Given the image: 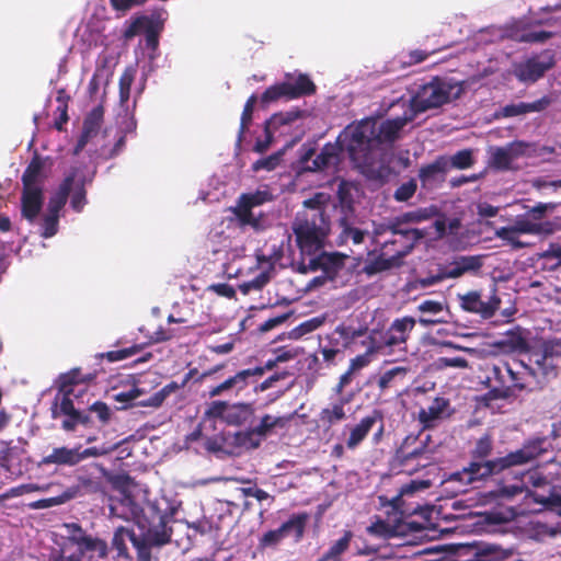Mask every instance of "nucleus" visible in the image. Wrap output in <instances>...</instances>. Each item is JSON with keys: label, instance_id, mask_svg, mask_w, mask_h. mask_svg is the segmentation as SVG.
<instances>
[{"label": "nucleus", "instance_id": "1", "mask_svg": "<svg viewBox=\"0 0 561 561\" xmlns=\"http://www.w3.org/2000/svg\"><path fill=\"white\" fill-rule=\"evenodd\" d=\"M413 118V113L408 110L402 116L382 122L364 118L341 131L339 141L348 150V156L356 165H369L373 151L382 144H391L398 139L401 129Z\"/></svg>", "mask_w": 561, "mask_h": 561}, {"label": "nucleus", "instance_id": "2", "mask_svg": "<svg viewBox=\"0 0 561 561\" xmlns=\"http://www.w3.org/2000/svg\"><path fill=\"white\" fill-rule=\"evenodd\" d=\"M329 195L317 193L304 202L310 211L298 214L294 222V232L301 252L309 254L322 249L330 231V224L324 216L322 206L329 201Z\"/></svg>", "mask_w": 561, "mask_h": 561}, {"label": "nucleus", "instance_id": "3", "mask_svg": "<svg viewBox=\"0 0 561 561\" xmlns=\"http://www.w3.org/2000/svg\"><path fill=\"white\" fill-rule=\"evenodd\" d=\"M110 515L124 520H133L140 530H172L169 523L172 516L161 511L157 503L146 502L140 505L128 493L111 499Z\"/></svg>", "mask_w": 561, "mask_h": 561}, {"label": "nucleus", "instance_id": "4", "mask_svg": "<svg viewBox=\"0 0 561 561\" xmlns=\"http://www.w3.org/2000/svg\"><path fill=\"white\" fill-rule=\"evenodd\" d=\"M172 530H141L137 536L130 528L119 526L114 530L112 549L116 551L118 559L131 561L127 542L130 541L136 550L137 561H151V549L171 542Z\"/></svg>", "mask_w": 561, "mask_h": 561}, {"label": "nucleus", "instance_id": "5", "mask_svg": "<svg viewBox=\"0 0 561 561\" xmlns=\"http://www.w3.org/2000/svg\"><path fill=\"white\" fill-rule=\"evenodd\" d=\"M430 486V482L425 480H413L408 484H404L400 493L388 500L386 496H379V502L382 507H390L391 512L388 510L387 513L392 514V518L388 522L382 519H377L371 523L370 526L367 527V533L379 539H389L397 537L402 534L401 529V519L405 514H409L410 511L403 506L402 497L408 494H412L419 490H425Z\"/></svg>", "mask_w": 561, "mask_h": 561}, {"label": "nucleus", "instance_id": "6", "mask_svg": "<svg viewBox=\"0 0 561 561\" xmlns=\"http://www.w3.org/2000/svg\"><path fill=\"white\" fill-rule=\"evenodd\" d=\"M462 92L463 82L454 79L435 78L419 88L407 110L410 113L412 112L413 117H415L417 113L437 108L458 99Z\"/></svg>", "mask_w": 561, "mask_h": 561}, {"label": "nucleus", "instance_id": "7", "mask_svg": "<svg viewBox=\"0 0 561 561\" xmlns=\"http://www.w3.org/2000/svg\"><path fill=\"white\" fill-rule=\"evenodd\" d=\"M314 92V84L306 75H288L285 81L267 88L260 96L248 98V113L257 104L265 107L271 103L285 99L293 100Z\"/></svg>", "mask_w": 561, "mask_h": 561}, {"label": "nucleus", "instance_id": "8", "mask_svg": "<svg viewBox=\"0 0 561 561\" xmlns=\"http://www.w3.org/2000/svg\"><path fill=\"white\" fill-rule=\"evenodd\" d=\"M550 481L538 470H529L520 474V479L513 484H502L497 489L479 493L482 505L503 504L518 495L529 497L533 495L529 486L541 489L550 486Z\"/></svg>", "mask_w": 561, "mask_h": 561}, {"label": "nucleus", "instance_id": "9", "mask_svg": "<svg viewBox=\"0 0 561 561\" xmlns=\"http://www.w3.org/2000/svg\"><path fill=\"white\" fill-rule=\"evenodd\" d=\"M321 249L316 252L309 254L307 252H301L305 257L299 266L300 272H316L318 270L322 271V274L313 277L309 284L308 289H313L324 285L329 279H332L337 271L343 265L344 256L339 253H327L320 252Z\"/></svg>", "mask_w": 561, "mask_h": 561}, {"label": "nucleus", "instance_id": "10", "mask_svg": "<svg viewBox=\"0 0 561 561\" xmlns=\"http://www.w3.org/2000/svg\"><path fill=\"white\" fill-rule=\"evenodd\" d=\"M485 382L496 399H506L515 390H523L525 383L518 373H515L506 363H500L486 368Z\"/></svg>", "mask_w": 561, "mask_h": 561}, {"label": "nucleus", "instance_id": "11", "mask_svg": "<svg viewBox=\"0 0 561 561\" xmlns=\"http://www.w3.org/2000/svg\"><path fill=\"white\" fill-rule=\"evenodd\" d=\"M117 447L118 444L112 446L103 444L102 446H92L84 449H82L81 445H77L72 448L67 446L56 447L53 448L49 455L43 458L42 462L44 465L75 467L90 457L106 456Z\"/></svg>", "mask_w": 561, "mask_h": 561}, {"label": "nucleus", "instance_id": "12", "mask_svg": "<svg viewBox=\"0 0 561 561\" xmlns=\"http://www.w3.org/2000/svg\"><path fill=\"white\" fill-rule=\"evenodd\" d=\"M82 401L73 396L56 394L51 408L53 419L64 416L61 428L66 432L76 431L78 425L89 426L90 414L81 408Z\"/></svg>", "mask_w": 561, "mask_h": 561}, {"label": "nucleus", "instance_id": "13", "mask_svg": "<svg viewBox=\"0 0 561 561\" xmlns=\"http://www.w3.org/2000/svg\"><path fill=\"white\" fill-rule=\"evenodd\" d=\"M553 66V57L546 51L513 64L512 72L522 83H534Z\"/></svg>", "mask_w": 561, "mask_h": 561}, {"label": "nucleus", "instance_id": "14", "mask_svg": "<svg viewBox=\"0 0 561 561\" xmlns=\"http://www.w3.org/2000/svg\"><path fill=\"white\" fill-rule=\"evenodd\" d=\"M68 533V540L76 545L77 551L75 553L80 554L81 559L84 554H89V558H105L107 554L106 541L87 535L80 525L76 523L66 525Z\"/></svg>", "mask_w": 561, "mask_h": 561}, {"label": "nucleus", "instance_id": "15", "mask_svg": "<svg viewBox=\"0 0 561 561\" xmlns=\"http://www.w3.org/2000/svg\"><path fill=\"white\" fill-rule=\"evenodd\" d=\"M530 146L524 141H513L504 147H492L489 150V164L501 171L512 170L516 161L526 156Z\"/></svg>", "mask_w": 561, "mask_h": 561}, {"label": "nucleus", "instance_id": "16", "mask_svg": "<svg viewBox=\"0 0 561 561\" xmlns=\"http://www.w3.org/2000/svg\"><path fill=\"white\" fill-rule=\"evenodd\" d=\"M458 297L463 310L478 313L484 319L493 317L501 304L495 288H492L490 295L486 297H483L481 293L476 290L459 295Z\"/></svg>", "mask_w": 561, "mask_h": 561}, {"label": "nucleus", "instance_id": "17", "mask_svg": "<svg viewBox=\"0 0 561 561\" xmlns=\"http://www.w3.org/2000/svg\"><path fill=\"white\" fill-rule=\"evenodd\" d=\"M435 449L436 446L431 445L430 436H426L424 440L420 442V446L411 451L401 447L397 453V458L407 473H413L419 468H425L432 462Z\"/></svg>", "mask_w": 561, "mask_h": 561}, {"label": "nucleus", "instance_id": "18", "mask_svg": "<svg viewBox=\"0 0 561 561\" xmlns=\"http://www.w3.org/2000/svg\"><path fill=\"white\" fill-rule=\"evenodd\" d=\"M96 377V374H83L81 368H73L66 374L59 376L58 393L65 396H73L76 399H81L83 394L88 393L87 385Z\"/></svg>", "mask_w": 561, "mask_h": 561}, {"label": "nucleus", "instance_id": "19", "mask_svg": "<svg viewBox=\"0 0 561 561\" xmlns=\"http://www.w3.org/2000/svg\"><path fill=\"white\" fill-rule=\"evenodd\" d=\"M546 450V440L536 438L529 440L520 449L510 453L504 457L496 458L500 471L513 467L520 466L531 461Z\"/></svg>", "mask_w": 561, "mask_h": 561}, {"label": "nucleus", "instance_id": "20", "mask_svg": "<svg viewBox=\"0 0 561 561\" xmlns=\"http://www.w3.org/2000/svg\"><path fill=\"white\" fill-rule=\"evenodd\" d=\"M415 319L412 317H402L394 319L382 335L381 346L400 347L404 345L415 327Z\"/></svg>", "mask_w": 561, "mask_h": 561}, {"label": "nucleus", "instance_id": "21", "mask_svg": "<svg viewBox=\"0 0 561 561\" xmlns=\"http://www.w3.org/2000/svg\"><path fill=\"white\" fill-rule=\"evenodd\" d=\"M511 227L516 233L520 234H534V236H549L554 233L560 227L552 221H536L531 219L527 214L519 215L514 219Z\"/></svg>", "mask_w": 561, "mask_h": 561}, {"label": "nucleus", "instance_id": "22", "mask_svg": "<svg viewBox=\"0 0 561 561\" xmlns=\"http://www.w3.org/2000/svg\"><path fill=\"white\" fill-rule=\"evenodd\" d=\"M378 421H381V415L378 411H374L371 414L363 417L357 424L347 427L350 434L345 439L346 448L351 450L357 448Z\"/></svg>", "mask_w": 561, "mask_h": 561}, {"label": "nucleus", "instance_id": "23", "mask_svg": "<svg viewBox=\"0 0 561 561\" xmlns=\"http://www.w3.org/2000/svg\"><path fill=\"white\" fill-rule=\"evenodd\" d=\"M482 266V259L478 255H461L447 264L442 276L445 278H458L465 273L476 272Z\"/></svg>", "mask_w": 561, "mask_h": 561}, {"label": "nucleus", "instance_id": "24", "mask_svg": "<svg viewBox=\"0 0 561 561\" xmlns=\"http://www.w3.org/2000/svg\"><path fill=\"white\" fill-rule=\"evenodd\" d=\"M77 169H73L59 184L55 194L49 198L47 211L59 216L61 209L67 204L69 194L75 184Z\"/></svg>", "mask_w": 561, "mask_h": 561}, {"label": "nucleus", "instance_id": "25", "mask_svg": "<svg viewBox=\"0 0 561 561\" xmlns=\"http://www.w3.org/2000/svg\"><path fill=\"white\" fill-rule=\"evenodd\" d=\"M22 216L33 222L43 206V188H24L21 197Z\"/></svg>", "mask_w": 561, "mask_h": 561}, {"label": "nucleus", "instance_id": "26", "mask_svg": "<svg viewBox=\"0 0 561 561\" xmlns=\"http://www.w3.org/2000/svg\"><path fill=\"white\" fill-rule=\"evenodd\" d=\"M499 472L501 471L497 461L496 459H493L483 462H472L462 472L456 473L455 477H458L460 480H465L468 483H471L473 481L484 479L491 474Z\"/></svg>", "mask_w": 561, "mask_h": 561}, {"label": "nucleus", "instance_id": "27", "mask_svg": "<svg viewBox=\"0 0 561 561\" xmlns=\"http://www.w3.org/2000/svg\"><path fill=\"white\" fill-rule=\"evenodd\" d=\"M256 261V267H250L249 271L250 274H255V276L248 279V290L262 288L268 283L274 271V263L271 259L257 255Z\"/></svg>", "mask_w": 561, "mask_h": 561}, {"label": "nucleus", "instance_id": "28", "mask_svg": "<svg viewBox=\"0 0 561 561\" xmlns=\"http://www.w3.org/2000/svg\"><path fill=\"white\" fill-rule=\"evenodd\" d=\"M448 408V401L444 398H435L431 404L421 409L419 412V421L424 427L433 426L436 421L444 417Z\"/></svg>", "mask_w": 561, "mask_h": 561}, {"label": "nucleus", "instance_id": "29", "mask_svg": "<svg viewBox=\"0 0 561 561\" xmlns=\"http://www.w3.org/2000/svg\"><path fill=\"white\" fill-rule=\"evenodd\" d=\"M44 161L38 154H34L22 175L24 188H42Z\"/></svg>", "mask_w": 561, "mask_h": 561}, {"label": "nucleus", "instance_id": "30", "mask_svg": "<svg viewBox=\"0 0 561 561\" xmlns=\"http://www.w3.org/2000/svg\"><path fill=\"white\" fill-rule=\"evenodd\" d=\"M104 117V108L102 105H98L93 107L88 115L85 116L83 121L81 137L85 138L87 140H90L91 138L95 137L103 123Z\"/></svg>", "mask_w": 561, "mask_h": 561}, {"label": "nucleus", "instance_id": "31", "mask_svg": "<svg viewBox=\"0 0 561 561\" xmlns=\"http://www.w3.org/2000/svg\"><path fill=\"white\" fill-rule=\"evenodd\" d=\"M344 151L348 153V150L340 144L339 139L336 140V144H327L313 160L314 169L321 170L335 164L337 162L339 153Z\"/></svg>", "mask_w": 561, "mask_h": 561}, {"label": "nucleus", "instance_id": "32", "mask_svg": "<svg viewBox=\"0 0 561 561\" xmlns=\"http://www.w3.org/2000/svg\"><path fill=\"white\" fill-rule=\"evenodd\" d=\"M363 344L366 346V352L351 359L348 367L351 371L357 373L368 366L371 362V356L382 348L381 344L373 335H369L368 340L364 341Z\"/></svg>", "mask_w": 561, "mask_h": 561}, {"label": "nucleus", "instance_id": "33", "mask_svg": "<svg viewBox=\"0 0 561 561\" xmlns=\"http://www.w3.org/2000/svg\"><path fill=\"white\" fill-rule=\"evenodd\" d=\"M307 520V514H296L285 522L280 528L285 537H291L295 542H298L304 536Z\"/></svg>", "mask_w": 561, "mask_h": 561}, {"label": "nucleus", "instance_id": "34", "mask_svg": "<svg viewBox=\"0 0 561 561\" xmlns=\"http://www.w3.org/2000/svg\"><path fill=\"white\" fill-rule=\"evenodd\" d=\"M275 424L276 420L273 416L265 415L262 417L259 425L248 430V448H256L260 445L261 439L272 431Z\"/></svg>", "mask_w": 561, "mask_h": 561}, {"label": "nucleus", "instance_id": "35", "mask_svg": "<svg viewBox=\"0 0 561 561\" xmlns=\"http://www.w3.org/2000/svg\"><path fill=\"white\" fill-rule=\"evenodd\" d=\"M91 467L95 468L105 479L106 481L113 486V489L121 491L122 494L126 493V490L129 488L131 483V478L127 473H113L108 471L103 465L101 463H92Z\"/></svg>", "mask_w": 561, "mask_h": 561}, {"label": "nucleus", "instance_id": "36", "mask_svg": "<svg viewBox=\"0 0 561 561\" xmlns=\"http://www.w3.org/2000/svg\"><path fill=\"white\" fill-rule=\"evenodd\" d=\"M183 387V382L178 383L176 381H171L167 383L163 388H161L159 391L154 392L147 400H141L138 403H136V405L159 408L171 393H174L175 391L180 390Z\"/></svg>", "mask_w": 561, "mask_h": 561}, {"label": "nucleus", "instance_id": "37", "mask_svg": "<svg viewBox=\"0 0 561 561\" xmlns=\"http://www.w3.org/2000/svg\"><path fill=\"white\" fill-rule=\"evenodd\" d=\"M412 249V244L405 247L404 250L397 251L396 254L387 256V253H381L373 263V270L376 272L386 271L391 267L398 266L401 259L407 255Z\"/></svg>", "mask_w": 561, "mask_h": 561}, {"label": "nucleus", "instance_id": "38", "mask_svg": "<svg viewBox=\"0 0 561 561\" xmlns=\"http://www.w3.org/2000/svg\"><path fill=\"white\" fill-rule=\"evenodd\" d=\"M352 538V531H345L318 561H341V556L348 549Z\"/></svg>", "mask_w": 561, "mask_h": 561}, {"label": "nucleus", "instance_id": "39", "mask_svg": "<svg viewBox=\"0 0 561 561\" xmlns=\"http://www.w3.org/2000/svg\"><path fill=\"white\" fill-rule=\"evenodd\" d=\"M448 169L447 158H439L435 162L422 168L420 170V179L423 185L433 182L437 175L443 174Z\"/></svg>", "mask_w": 561, "mask_h": 561}, {"label": "nucleus", "instance_id": "40", "mask_svg": "<svg viewBox=\"0 0 561 561\" xmlns=\"http://www.w3.org/2000/svg\"><path fill=\"white\" fill-rule=\"evenodd\" d=\"M346 416L343 402H336L332 405L322 409L320 412V421L331 426Z\"/></svg>", "mask_w": 561, "mask_h": 561}, {"label": "nucleus", "instance_id": "41", "mask_svg": "<svg viewBox=\"0 0 561 561\" xmlns=\"http://www.w3.org/2000/svg\"><path fill=\"white\" fill-rule=\"evenodd\" d=\"M271 199V194L267 191H260L254 195L248 194V226H253L255 229H259L260 226L255 220V214L252 211V207L256 205H261L266 201Z\"/></svg>", "mask_w": 561, "mask_h": 561}, {"label": "nucleus", "instance_id": "42", "mask_svg": "<svg viewBox=\"0 0 561 561\" xmlns=\"http://www.w3.org/2000/svg\"><path fill=\"white\" fill-rule=\"evenodd\" d=\"M142 350L140 344H135L129 347H125L117 351H110L106 353H102L101 358H106L108 362H119L126 358H129L136 354H138Z\"/></svg>", "mask_w": 561, "mask_h": 561}, {"label": "nucleus", "instance_id": "43", "mask_svg": "<svg viewBox=\"0 0 561 561\" xmlns=\"http://www.w3.org/2000/svg\"><path fill=\"white\" fill-rule=\"evenodd\" d=\"M322 323H323V320L321 318L309 319V320L300 323L296 328H294L290 331L289 336L291 339H296V340L300 339L304 335L309 334V333L316 331L318 328H320L322 325Z\"/></svg>", "mask_w": 561, "mask_h": 561}, {"label": "nucleus", "instance_id": "44", "mask_svg": "<svg viewBox=\"0 0 561 561\" xmlns=\"http://www.w3.org/2000/svg\"><path fill=\"white\" fill-rule=\"evenodd\" d=\"M224 420L229 425H241L245 421V404L237 403L229 405Z\"/></svg>", "mask_w": 561, "mask_h": 561}, {"label": "nucleus", "instance_id": "45", "mask_svg": "<svg viewBox=\"0 0 561 561\" xmlns=\"http://www.w3.org/2000/svg\"><path fill=\"white\" fill-rule=\"evenodd\" d=\"M447 161L448 168L451 167L460 170L468 169L473 164L472 151L468 149L460 150L447 159Z\"/></svg>", "mask_w": 561, "mask_h": 561}, {"label": "nucleus", "instance_id": "46", "mask_svg": "<svg viewBox=\"0 0 561 561\" xmlns=\"http://www.w3.org/2000/svg\"><path fill=\"white\" fill-rule=\"evenodd\" d=\"M238 381H245V369L240 370L234 376L227 378L225 381L209 390V397L220 396L224 391L233 388Z\"/></svg>", "mask_w": 561, "mask_h": 561}, {"label": "nucleus", "instance_id": "47", "mask_svg": "<svg viewBox=\"0 0 561 561\" xmlns=\"http://www.w3.org/2000/svg\"><path fill=\"white\" fill-rule=\"evenodd\" d=\"M135 71L133 69H126L119 78V99L122 103L129 100L130 88L134 82Z\"/></svg>", "mask_w": 561, "mask_h": 561}, {"label": "nucleus", "instance_id": "48", "mask_svg": "<svg viewBox=\"0 0 561 561\" xmlns=\"http://www.w3.org/2000/svg\"><path fill=\"white\" fill-rule=\"evenodd\" d=\"M58 225L59 216L47 211V214L44 215L42 220L41 236L45 239L54 237L58 231Z\"/></svg>", "mask_w": 561, "mask_h": 561}, {"label": "nucleus", "instance_id": "49", "mask_svg": "<svg viewBox=\"0 0 561 561\" xmlns=\"http://www.w3.org/2000/svg\"><path fill=\"white\" fill-rule=\"evenodd\" d=\"M144 390L134 386L131 389L127 390V391H121V392H117L113 396V399L116 401V402H121L123 403V407L121 409H127V408H130L133 407L134 404L131 403L134 400H136L137 398H139L141 394H144Z\"/></svg>", "mask_w": 561, "mask_h": 561}, {"label": "nucleus", "instance_id": "50", "mask_svg": "<svg viewBox=\"0 0 561 561\" xmlns=\"http://www.w3.org/2000/svg\"><path fill=\"white\" fill-rule=\"evenodd\" d=\"M88 413H94L102 425L107 424L112 417V411L103 401H95L87 409Z\"/></svg>", "mask_w": 561, "mask_h": 561}, {"label": "nucleus", "instance_id": "51", "mask_svg": "<svg viewBox=\"0 0 561 561\" xmlns=\"http://www.w3.org/2000/svg\"><path fill=\"white\" fill-rule=\"evenodd\" d=\"M42 488L34 483H27V484H21L18 486H13L5 491L4 493L0 494V502H3L11 497H18L26 493L41 491Z\"/></svg>", "mask_w": 561, "mask_h": 561}, {"label": "nucleus", "instance_id": "52", "mask_svg": "<svg viewBox=\"0 0 561 561\" xmlns=\"http://www.w3.org/2000/svg\"><path fill=\"white\" fill-rule=\"evenodd\" d=\"M407 374V368L404 367H393L387 371H385L379 380H378V386L381 390H385L387 388H389L392 382L394 381V379L397 377H404Z\"/></svg>", "mask_w": 561, "mask_h": 561}, {"label": "nucleus", "instance_id": "53", "mask_svg": "<svg viewBox=\"0 0 561 561\" xmlns=\"http://www.w3.org/2000/svg\"><path fill=\"white\" fill-rule=\"evenodd\" d=\"M495 236L513 245L514 248H523L524 243L518 240L519 234L515 232V230L511 227H501L495 230Z\"/></svg>", "mask_w": 561, "mask_h": 561}, {"label": "nucleus", "instance_id": "54", "mask_svg": "<svg viewBox=\"0 0 561 561\" xmlns=\"http://www.w3.org/2000/svg\"><path fill=\"white\" fill-rule=\"evenodd\" d=\"M78 482H79V485L87 493H103L104 492V485L100 480L79 474Z\"/></svg>", "mask_w": 561, "mask_h": 561}, {"label": "nucleus", "instance_id": "55", "mask_svg": "<svg viewBox=\"0 0 561 561\" xmlns=\"http://www.w3.org/2000/svg\"><path fill=\"white\" fill-rule=\"evenodd\" d=\"M280 158V153L271 154L266 158L260 159L256 162H254L252 169L255 172H259L261 170L272 171L279 164Z\"/></svg>", "mask_w": 561, "mask_h": 561}, {"label": "nucleus", "instance_id": "56", "mask_svg": "<svg viewBox=\"0 0 561 561\" xmlns=\"http://www.w3.org/2000/svg\"><path fill=\"white\" fill-rule=\"evenodd\" d=\"M282 122V116H274L270 122L266 123L265 126V136L264 139H259L254 146V150L257 152H263L266 150L272 141V133L271 127L275 126L277 123Z\"/></svg>", "mask_w": 561, "mask_h": 561}, {"label": "nucleus", "instance_id": "57", "mask_svg": "<svg viewBox=\"0 0 561 561\" xmlns=\"http://www.w3.org/2000/svg\"><path fill=\"white\" fill-rule=\"evenodd\" d=\"M416 187L417 185L415 180L402 183L394 192V198L399 202H405L414 195Z\"/></svg>", "mask_w": 561, "mask_h": 561}, {"label": "nucleus", "instance_id": "58", "mask_svg": "<svg viewBox=\"0 0 561 561\" xmlns=\"http://www.w3.org/2000/svg\"><path fill=\"white\" fill-rule=\"evenodd\" d=\"M71 207L75 211L80 213L84 205L87 204V192L84 188V183L81 182L75 190L71 201Z\"/></svg>", "mask_w": 561, "mask_h": 561}, {"label": "nucleus", "instance_id": "59", "mask_svg": "<svg viewBox=\"0 0 561 561\" xmlns=\"http://www.w3.org/2000/svg\"><path fill=\"white\" fill-rule=\"evenodd\" d=\"M433 213L434 211L431 208L416 209V210L403 214L402 220L405 222H420V221L431 218Z\"/></svg>", "mask_w": 561, "mask_h": 561}, {"label": "nucleus", "instance_id": "60", "mask_svg": "<svg viewBox=\"0 0 561 561\" xmlns=\"http://www.w3.org/2000/svg\"><path fill=\"white\" fill-rule=\"evenodd\" d=\"M444 304L436 300H424L417 306V310L432 317L439 314L444 310Z\"/></svg>", "mask_w": 561, "mask_h": 561}, {"label": "nucleus", "instance_id": "61", "mask_svg": "<svg viewBox=\"0 0 561 561\" xmlns=\"http://www.w3.org/2000/svg\"><path fill=\"white\" fill-rule=\"evenodd\" d=\"M176 335H178V333L174 329H164V328L160 327L152 334H150L148 336V339H149V343L153 344V343H161V342L169 341Z\"/></svg>", "mask_w": 561, "mask_h": 561}, {"label": "nucleus", "instance_id": "62", "mask_svg": "<svg viewBox=\"0 0 561 561\" xmlns=\"http://www.w3.org/2000/svg\"><path fill=\"white\" fill-rule=\"evenodd\" d=\"M492 450V440L489 435L482 436L480 439H478L476 444V448L473 450V455L477 458H485L490 455Z\"/></svg>", "mask_w": 561, "mask_h": 561}, {"label": "nucleus", "instance_id": "63", "mask_svg": "<svg viewBox=\"0 0 561 561\" xmlns=\"http://www.w3.org/2000/svg\"><path fill=\"white\" fill-rule=\"evenodd\" d=\"M285 537L280 527L274 530H270L263 535L261 539V545L263 547H273L280 542Z\"/></svg>", "mask_w": 561, "mask_h": 561}, {"label": "nucleus", "instance_id": "64", "mask_svg": "<svg viewBox=\"0 0 561 561\" xmlns=\"http://www.w3.org/2000/svg\"><path fill=\"white\" fill-rule=\"evenodd\" d=\"M222 551H217L209 557L196 558L192 561H244L241 553H229L227 556L221 554Z\"/></svg>", "mask_w": 561, "mask_h": 561}]
</instances>
